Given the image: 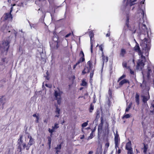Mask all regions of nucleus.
Returning <instances> with one entry per match:
<instances>
[{"label":"nucleus","mask_w":154,"mask_h":154,"mask_svg":"<svg viewBox=\"0 0 154 154\" xmlns=\"http://www.w3.org/2000/svg\"><path fill=\"white\" fill-rule=\"evenodd\" d=\"M33 116V117H37L38 116L36 115L35 114H34L33 115H32Z\"/></svg>","instance_id":"obj_60"},{"label":"nucleus","mask_w":154,"mask_h":154,"mask_svg":"<svg viewBox=\"0 0 154 154\" xmlns=\"http://www.w3.org/2000/svg\"><path fill=\"white\" fill-rule=\"evenodd\" d=\"M93 153V152L92 151H90L88 154H91Z\"/></svg>","instance_id":"obj_58"},{"label":"nucleus","mask_w":154,"mask_h":154,"mask_svg":"<svg viewBox=\"0 0 154 154\" xmlns=\"http://www.w3.org/2000/svg\"><path fill=\"white\" fill-rule=\"evenodd\" d=\"M102 57L103 61V63H104V62H108V57H105L103 54L102 55Z\"/></svg>","instance_id":"obj_25"},{"label":"nucleus","mask_w":154,"mask_h":154,"mask_svg":"<svg viewBox=\"0 0 154 154\" xmlns=\"http://www.w3.org/2000/svg\"><path fill=\"white\" fill-rule=\"evenodd\" d=\"M91 72L90 73V81H91L94 75V70H91Z\"/></svg>","instance_id":"obj_30"},{"label":"nucleus","mask_w":154,"mask_h":154,"mask_svg":"<svg viewBox=\"0 0 154 154\" xmlns=\"http://www.w3.org/2000/svg\"><path fill=\"white\" fill-rule=\"evenodd\" d=\"M152 72L151 70L150 69H148V75L149 74V72Z\"/></svg>","instance_id":"obj_55"},{"label":"nucleus","mask_w":154,"mask_h":154,"mask_svg":"<svg viewBox=\"0 0 154 154\" xmlns=\"http://www.w3.org/2000/svg\"><path fill=\"white\" fill-rule=\"evenodd\" d=\"M59 127L58 124L57 123H55L54 124V126L52 127V129H51L50 128H49L48 129V131L50 133V135L52 136L53 133L54 131V129L58 128Z\"/></svg>","instance_id":"obj_10"},{"label":"nucleus","mask_w":154,"mask_h":154,"mask_svg":"<svg viewBox=\"0 0 154 154\" xmlns=\"http://www.w3.org/2000/svg\"><path fill=\"white\" fill-rule=\"evenodd\" d=\"M137 1V0H134L133 1H131V2L130 3V5L131 6H132L135 4L134 2H135Z\"/></svg>","instance_id":"obj_45"},{"label":"nucleus","mask_w":154,"mask_h":154,"mask_svg":"<svg viewBox=\"0 0 154 154\" xmlns=\"http://www.w3.org/2000/svg\"><path fill=\"white\" fill-rule=\"evenodd\" d=\"M86 69V67H85L84 68V69L82 70V75H84L87 72L85 71Z\"/></svg>","instance_id":"obj_43"},{"label":"nucleus","mask_w":154,"mask_h":154,"mask_svg":"<svg viewBox=\"0 0 154 154\" xmlns=\"http://www.w3.org/2000/svg\"><path fill=\"white\" fill-rule=\"evenodd\" d=\"M140 86L141 88L143 89L144 91H148L149 90V87L147 86L146 82L144 81H143L142 84H140Z\"/></svg>","instance_id":"obj_12"},{"label":"nucleus","mask_w":154,"mask_h":154,"mask_svg":"<svg viewBox=\"0 0 154 154\" xmlns=\"http://www.w3.org/2000/svg\"><path fill=\"white\" fill-rule=\"evenodd\" d=\"M71 32H69V33L68 34H67V35H66L65 36V37L66 38H67V37H69V36L70 35H71Z\"/></svg>","instance_id":"obj_49"},{"label":"nucleus","mask_w":154,"mask_h":154,"mask_svg":"<svg viewBox=\"0 0 154 154\" xmlns=\"http://www.w3.org/2000/svg\"><path fill=\"white\" fill-rule=\"evenodd\" d=\"M84 135H83L80 138L81 139H82L83 138H84Z\"/></svg>","instance_id":"obj_63"},{"label":"nucleus","mask_w":154,"mask_h":154,"mask_svg":"<svg viewBox=\"0 0 154 154\" xmlns=\"http://www.w3.org/2000/svg\"><path fill=\"white\" fill-rule=\"evenodd\" d=\"M62 93V92L60 91L58 92L57 91H54L55 99L57 100V103L59 105H60L61 103V95Z\"/></svg>","instance_id":"obj_5"},{"label":"nucleus","mask_w":154,"mask_h":154,"mask_svg":"<svg viewBox=\"0 0 154 154\" xmlns=\"http://www.w3.org/2000/svg\"><path fill=\"white\" fill-rule=\"evenodd\" d=\"M23 135H20L17 141V151L20 152H22V149H24L25 148L27 150H28L29 149V146L28 145H26L25 143L23 142Z\"/></svg>","instance_id":"obj_1"},{"label":"nucleus","mask_w":154,"mask_h":154,"mask_svg":"<svg viewBox=\"0 0 154 154\" xmlns=\"http://www.w3.org/2000/svg\"><path fill=\"white\" fill-rule=\"evenodd\" d=\"M9 37H7L6 40L2 41V43L0 44V49H2L7 52L8 51L10 47L9 44L11 42Z\"/></svg>","instance_id":"obj_2"},{"label":"nucleus","mask_w":154,"mask_h":154,"mask_svg":"<svg viewBox=\"0 0 154 154\" xmlns=\"http://www.w3.org/2000/svg\"><path fill=\"white\" fill-rule=\"evenodd\" d=\"M103 45H100V46H99V49L102 52V54H103Z\"/></svg>","instance_id":"obj_39"},{"label":"nucleus","mask_w":154,"mask_h":154,"mask_svg":"<svg viewBox=\"0 0 154 154\" xmlns=\"http://www.w3.org/2000/svg\"><path fill=\"white\" fill-rule=\"evenodd\" d=\"M110 35V34H109V33H107L106 35V36L107 37H109V36Z\"/></svg>","instance_id":"obj_62"},{"label":"nucleus","mask_w":154,"mask_h":154,"mask_svg":"<svg viewBox=\"0 0 154 154\" xmlns=\"http://www.w3.org/2000/svg\"><path fill=\"white\" fill-rule=\"evenodd\" d=\"M95 130V128H94V129H93V130H92V133H93V132Z\"/></svg>","instance_id":"obj_64"},{"label":"nucleus","mask_w":154,"mask_h":154,"mask_svg":"<svg viewBox=\"0 0 154 154\" xmlns=\"http://www.w3.org/2000/svg\"><path fill=\"white\" fill-rule=\"evenodd\" d=\"M132 102H130L129 103V104L128 105V106L127 107L128 108H129V109H130V108H131V107L132 105Z\"/></svg>","instance_id":"obj_47"},{"label":"nucleus","mask_w":154,"mask_h":154,"mask_svg":"<svg viewBox=\"0 0 154 154\" xmlns=\"http://www.w3.org/2000/svg\"><path fill=\"white\" fill-rule=\"evenodd\" d=\"M87 85V83L84 80H82V83L81 84V85L85 86Z\"/></svg>","instance_id":"obj_35"},{"label":"nucleus","mask_w":154,"mask_h":154,"mask_svg":"<svg viewBox=\"0 0 154 154\" xmlns=\"http://www.w3.org/2000/svg\"><path fill=\"white\" fill-rule=\"evenodd\" d=\"M48 120L47 119H45L44 121V122L45 123H46L47 124L48 123Z\"/></svg>","instance_id":"obj_56"},{"label":"nucleus","mask_w":154,"mask_h":154,"mask_svg":"<svg viewBox=\"0 0 154 154\" xmlns=\"http://www.w3.org/2000/svg\"><path fill=\"white\" fill-rule=\"evenodd\" d=\"M128 83L130 84L129 81L126 79H124L121 81L119 83V87H121L124 84Z\"/></svg>","instance_id":"obj_14"},{"label":"nucleus","mask_w":154,"mask_h":154,"mask_svg":"<svg viewBox=\"0 0 154 154\" xmlns=\"http://www.w3.org/2000/svg\"><path fill=\"white\" fill-rule=\"evenodd\" d=\"M38 116L36 118V120L35 121V122L36 123H38L39 122V114H38Z\"/></svg>","instance_id":"obj_46"},{"label":"nucleus","mask_w":154,"mask_h":154,"mask_svg":"<svg viewBox=\"0 0 154 154\" xmlns=\"http://www.w3.org/2000/svg\"><path fill=\"white\" fill-rule=\"evenodd\" d=\"M94 109V106L92 103L90 104V107L89 108V112H92Z\"/></svg>","instance_id":"obj_29"},{"label":"nucleus","mask_w":154,"mask_h":154,"mask_svg":"<svg viewBox=\"0 0 154 154\" xmlns=\"http://www.w3.org/2000/svg\"><path fill=\"white\" fill-rule=\"evenodd\" d=\"M102 126H98V135H100L102 131Z\"/></svg>","instance_id":"obj_28"},{"label":"nucleus","mask_w":154,"mask_h":154,"mask_svg":"<svg viewBox=\"0 0 154 154\" xmlns=\"http://www.w3.org/2000/svg\"><path fill=\"white\" fill-rule=\"evenodd\" d=\"M126 19L125 22V25L127 26L128 29L132 32L133 33H135L136 32V29L134 26L133 29H132L129 25L130 15L129 14H127L126 15Z\"/></svg>","instance_id":"obj_4"},{"label":"nucleus","mask_w":154,"mask_h":154,"mask_svg":"<svg viewBox=\"0 0 154 154\" xmlns=\"http://www.w3.org/2000/svg\"><path fill=\"white\" fill-rule=\"evenodd\" d=\"M143 147L142 148V149L143 150V152L145 154H146L147 153V151L148 148V144H145L144 143H143Z\"/></svg>","instance_id":"obj_21"},{"label":"nucleus","mask_w":154,"mask_h":154,"mask_svg":"<svg viewBox=\"0 0 154 154\" xmlns=\"http://www.w3.org/2000/svg\"><path fill=\"white\" fill-rule=\"evenodd\" d=\"M60 110L57 107L56 108V112L57 113V115H58L56 116H57V117H58L59 114H60Z\"/></svg>","instance_id":"obj_37"},{"label":"nucleus","mask_w":154,"mask_h":154,"mask_svg":"<svg viewBox=\"0 0 154 154\" xmlns=\"http://www.w3.org/2000/svg\"><path fill=\"white\" fill-rule=\"evenodd\" d=\"M131 143L130 141L127 143L125 145V149L128 150L132 149H133L131 147Z\"/></svg>","instance_id":"obj_15"},{"label":"nucleus","mask_w":154,"mask_h":154,"mask_svg":"<svg viewBox=\"0 0 154 154\" xmlns=\"http://www.w3.org/2000/svg\"><path fill=\"white\" fill-rule=\"evenodd\" d=\"M141 14L142 15V17H144V11L143 10H142V12H141Z\"/></svg>","instance_id":"obj_52"},{"label":"nucleus","mask_w":154,"mask_h":154,"mask_svg":"<svg viewBox=\"0 0 154 154\" xmlns=\"http://www.w3.org/2000/svg\"><path fill=\"white\" fill-rule=\"evenodd\" d=\"M71 78L73 80H74L75 78V76L74 75H72L71 77Z\"/></svg>","instance_id":"obj_50"},{"label":"nucleus","mask_w":154,"mask_h":154,"mask_svg":"<svg viewBox=\"0 0 154 154\" xmlns=\"http://www.w3.org/2000/svg\"><path fill=\"white\" fill-rule=\"evenodd\" d=\"M93 137V134L92 132H91L90 134V136L88 137V139H91Z\"/></svg>","instance_id":"obj_42"},{"label":"nucleus","mask_w":154,"mask_h":154,"mask_svg":"<svg viewBox=\"0 0 154 154\" xmlns=\"http://www.w3.org/2000/svg\"><path fill=\"white\" fill-rule=\"evenodd\" d=\"M130 72L131 74L134 75V72L133 70H132L131 69H130Z\"/></svg>","instance_id":"obj_51"},{"label":"nucleus","mask_w":154,"mask_h":154,"mask_svg":"<svg viewBox=\"0 0 154 154\" xmlns=\"http://www.w3.org/2000/svg\"><path fill=\"white\" fill-rule=\"evenodd\" d=\"M126 77V75L125 74L123 75L122 76L120 77L118 79V82H119V81L121 80L122 79Z\"/></svg>","instance_id":"obj_31"},{"label":"nucleus","mask_w":154,"mask_h":154,"mask_svg":"<svg viewBox=\"0 0 154 154\" xmlns=\"http://www.w3.org/2000/svg\"><path fill=\"white\" fill-rule=\"evenodd\" d=\"M93 61H94V65H95L96 63V59L95 57L91 58L90 60L88 61L87 63L88 67H86V68L88 69L87 72L88 73L90 72L91 70H92Z\"/></svg>","instance_id":"obj_3"},{"label":"nucleus","mask_w":154,"mask_h":154,"mask_svg":"<svg viewBox=\"0 0 154 154\" xmlns=\"http://www.w3.org/2000/svg\"><path fill=\"white\" fill-rule=\"evenodd\" d=\"M129 110H130V109H129V108H128L127 107L125 109V112H128Z\"/></svg>","instance_id":"obj_57"},{"label":"nucleus","mask_w":154,"mask_h":154,"mask_svg":"<svg viewBox=\"0 0 154 154\" xmlns=\"http://www.w3.org/2000/svg\"><path fill=\"white\" fill-rule=\"evenodd\" d=\"M130 115L129 114H126L124 115L122 117V118L124 119L125 118L128 119L130 117Z\"/></svg>","instance_id":"obj_34"},{"label":"nucleus","mask_w":154,"mask_h":154,"mask_svg":"<svg viewBox=\"0 0 154 154\" xmlns=\"http://www.w3.org/2000/svg\"><path fill=\"white\" fill-rule=\"evenodd\" d=\"M121 152V150L120 149H119L117 151V153L118 154H120Z\"/></svg>","instance_id":"obj_54"},{"label":"nucleus","mask_w":154,"mask_h":154,"mask_svg":"<svg viewBox=\"0 0 154 154\" xmlns=\"http://www.w3.org/2000/svg\"><path fill=\"white\" fill-rule=\"evenodd\" d=\"M112 88L111 89L110 88H109L108 92V94L110 98H112Z\"/></svg>","instance_id":"obj_26"},{"label":"nucleus","mask_w":154,"mask_h":154,"mask_svg":"<svg viewBox=\"0 0 154 154\" xmlns=\"http://www.w3.org/2000/svg\"><path fill=\"white\" fill-rule=\"evenodd\" d=\"M152 110L151 111V112L154 113V104L152 105Z\"/></svg>","instance_id":"obj_48"},{"label":"nucleus","mask_w":154,"mask_h":154,"mask_svg":"<svg viewBox=\"0 0 154 154\" xmlns=\"http://www.w3.org/2000/svg\"><path fill=\"white\" fill-rule=\"evenodd\" d=\"M5 96H0V102L2 103V109L4 108V105L6 103V98H3Z\"/></svg>","instance_id":"obj_17"},{"label":"nucleus","mask_w":154,"mask_h":154,"mask_svg":"<svg viewBox=\"0 0 154 154\" xmlns=\"http://www.w3.org/2000/svg\"><path fill=\"white\" fill-rule=\"evenodd\" d=\"M142 27H143V30H145V29H147V28L146 27V26L145 24H142Z\"/></svg>","instance_id":"obj_44"},{"label":"nucleus","mask_w":154,"mask_h":154,"mask_svg":"<svg viewBox=\"0 0 154 154\" xmlns=\"http://www.w3.org/2000/svg\"><path fill=\"white\" fill-rule=\"evenodd\" d=\"M135 100L137 105L139 104V95L138 93H136L135 95Z\"/></svg>","instance_id":"obj_24"},{"label":"nucleus","mask_w":154,"mask_h":154,"mask_svg":"<svg viewBox=\"0 0 154 154\" xmlns=\"http://www.w3.org/2000/svg\"><path fill=\"white\" fill-rule=\"evenodd\" d=\"M126 53V50L124 48H122L120 52L119 56L121 57H124Z\"/></svg>","instance_id":"obj_19"},{"label":"nucleus","mask_w":154,"mask_h":154,"mask_svg":"<svg viewBox=\"0 0 154 154\" xmlns=\"http://www.w3.org/2000/svg\"><path fill=\"white\" fill-rule=\"evenodd\" d=\"M58 36L56 35H54L53 37V40L54 42V43L55 45L54 46L53 48L54 49H57L59 47L58 43Z\"/></svg>","instance_id":"obj_9"},{"label":"nucleus","mask_w":154,"mask_h":154,"mask_svg":"<svg viewBox=\"0 0 154 154\" xmlns=\"http://www.w3.org/2000/svg\"><path fill=\"white\" fill-rule=\"evenodd\" d=\"M56 150V153L58 154V152H60V150Z\"/></svg>","instance_id":"obj_59"},{"label":"nucleus","mask_w":154,"mask_h":154,"mask_svg":"<svg viewBox=\"0 0 154 154\" xmlns=\"http://www.w3.org/2000/svg\"><path fill=\"white\" fill-rule=\"evenodd\" d=\"M28 138H29V142L27 144V145L30 147V146L33 144L35 143V141H34V139L31 136H28Z\"/></svg>","instance_id":"obj_16"},{"label":"nucleus","mask_w":154,"mask_h":154,"mask_svg":"<svg viewBox=\"0 0 154 154\" xmlns=\"http://www.w3.org/2000/svg\"><path fill=\"white\" fill-rule=\"evenodd\" d=\"M122 66L123 67H127V63L126 62H124L122 63Z\"/></svg>","instance_id":"obj_41"},{"label":"nucleus","mask_w":154,"mask_h":154,"mask_svg":"<svg viewBox=\"0 0 154 154\" xmlns=\"http://www.w3.org/2000/svg\"><path fill=\"white\" fill-rule=\"evenodd\" d=\"M63 143V142H61L59 144V145H58L56 147H55V149H56V150H60L61 149V147H62V144Z\"/></svg>","instance_id":"obj_27"},{"label":"nucleus","mask_w":154,"mask_h":154,"mask_svg":"<svg viewBox=\"0 0 154 154\" xmlns=\"http://www.w3.org/2000/svg\"><path fill=\"white\" fill-rule=\"evenodd\" d=\"M148 96H143V101L144 103H145L147 102V100H148L149 98V94H148Z\"/></svg>","instance_id":"obj_23"},{"label":"nucleus","mask_w":154,"mask_h":154,"mask_svg":"<svg viewBox=\"0 0 154 154\" xmlns=\"http://www.w3.org/2000/svg\"><path fill=\"white\" fill-rule=\"evenodd\" d=\"M100 111L99 109H97L95 112L96 117L95 119V120H97L100 117Z\"/></svg>","instance_id":"obj_20"},{"label":"nucleus","mask_w":154,"mask_h":154,"mask_svg":"<svg viewBox=\"0 0 154 154\" xmlns=\"http://www.w3.org/2000/svg\"><path fill=\"white\" fill-rule=\"evenodd\" d=\"M115 148L116 150H117V148H119V143L120 142V139L119 137V136L117 132L115 135Z\"/></svg>","instance_id":"obj_8"},{"label":"nucleus","mask_w":154,"mask_h":154,"mask_svg":"<svg viewBox=\"0 0 154 154\" xmlns=\"http://www.w3.org/2000/svg\"><path fill=\"white\" fill-rule=\"evenodd\" d=\"M11 33L14 34L15 36V37H16L17 32L14 29H13L11 30Z\"/></svg>","instance_id":"obj_36"},{"label":"nucleus","mask_w":154,"mask_h":154,"mask_svg":"<svg viewBox=\"0 0 154 154\" xmlns=\"http://www.w3.org/2000/svg\"><path fill=\"white\" fill-rule=\"evenodd\" d=\"M94 34L92 30H91L89 32V36L91 39V51L92 53H93V44L95 41L94 40Z\"/></svg>","instance_id":"obj_6"},{"label":"nucleus","mask_w":154,"mask_h":154,"mask_svg":"<svg viewBox=\"0 0 154 154\" xmlns=\"http://www.w3.org/2000/svg\"><path fill=\"white\" fill-rule=\"evenodd\" d=\"M88 121L86 122L83 123L82 125V128H84L86 127L88 125Z\"/></svg>","instance_id":"obj_32"},{"label":"nucleus","mask_w":154,"mask_h":154,"mask_svg":"<svg viewBox=\"0 0 154 154\" xmlns=\"http://www.w3.org/2000/svg\"><path fill=\"white\" fill-rule=\"evenodd\" d=\"M134 50L135 51L138 52V54L141 56L142 58L145 59V57L143 55V53L140 49L138 44L137 42H136V45L134 47Z\"/></svg>","instance_id":"obj_7"},{"label":"nucleus","mask_w":154,"mask_h":154,"mask_svg":"<svg viewBox=\"0 0 154 154\" xmlns=\"http://www.w3.org/2000/svg\"><path fill=\"white\" fill-rule=\"evenodd\" d=\"M12 11V8H11V9L10 11V13H5L4 15V17L5 20H7L8 18L11 17L12 18V15L11 13Z\"/></svg>","instance_id":"obj_18"},{"label":"nucleus","mask_w":154,"mask_h":154,"mask_svg":"<svg viewBox=\"0 0 154 154\" xmlns=\"http://www.w3.org/2000/svg\"><path fill=\"white\" fill-rule=\"evenodd\" d=\"M81 62H82L78 60L77 62L73 66V69H75L76 66H77V65L79 64Z\"/></svg>","instance_id":"obj_33"},{"label":"nucleus","mask_w":154,"mask_h":154,"mask_svg":"<svg viewBox=\"0 0 154 154\" xmlns=\"http://www.w3.org/2000/svg\"><path fill=\"white\" fill-rule=\"evenodd\" d=\"M145 0H143L140 2V4H143Z\"/></svg>","instance_id":"obj_61"},{"label":"nucleus","mask_w":154,"mask_h":154,"mask_svg":"<svg viewBox=\"0 0 154 154\" xmlns=\"http://www.w3.org/2000/svg\"><path fill=\"white\" fill-rule=\"evenodd\" d=\"M100 119H101V123L99 125V126H102H102H103V118L102 117H101Z\"/></svg>","instance_id":"obj_38"},{"label":"nucleus","mask_w":154,"mask_h":154,"mask_svg":"<svg viewBox=\"0 0 154 154\" xmlns=\"http://www.w3.org/2000/svg\"><path fill=\"white\" fill-rule=\"evenodd\" d=\"M109 143H106L105 144V146L107 147H108L109 146Z\"/></svg>","instance_id":"obj_53"},{"label":"nucleus","mask_w":154,"mask_h":154,"mask_svg":"<svg viewBox=\"0 0 154 154\" xmlns=\"http://www.w3.org/2000/svg\"><path fill=\"white\" fill-rule=\"evenodd\" d=\"M144 65L145 64L143 62L142 60H139L137 63V68L138 69H142Z\"/></svg>","instance_id":"obj_11"},{"label":"nucleus","mask_w":154,"mask_h":154,"mask_svg":"<svg viewBox=\"0 0 154 154\" xmlns=\"http://www.w3.org/2000/svg\"><path fill=\"white\" fill-rule=\"evenodd\" d=\"M127 154H134L133 149L128 150Z\"/></svg>","instance_id":"obj_40"},{"label":"nucleus","mask_w":154,"mask_h":154,"mask_svg":"<svg viewBox=\"0 0 154 154\" xmlns=\"http://www.w3.org/2000/svg\"><path fill=\"white\" fill-rule=\"evenodd\" d=\"M52 136H51L50 135V136H48L47 137V139H48V145L49 148L50 149L51 147V137Z\"/></svg>","instance_id":"obj_22"},{"label":"nucleus","mask_w":154,"mask_h":154,"mask_svg":"<svg viewBox=\"0 0 154 154\" xmlns=\"http://www.w3.org/2000/svg\"><path fill=\"white\" fill-rule=\"evenodd\" d=\"M79 56L81 57V58L78 60L82 62L85 61V55L82 50L81 51L79 54Z\"/></svg>","instance_id":"obj_13"}]
</instances>
